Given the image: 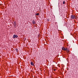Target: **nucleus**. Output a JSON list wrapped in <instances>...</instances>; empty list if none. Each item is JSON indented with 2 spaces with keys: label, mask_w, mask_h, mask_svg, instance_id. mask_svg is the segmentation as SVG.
<instances>
[{
  "label": "nucleus",
  "mask_w": 78,
  "mask_h": 78,
  "mask_svg": "<svg viewBox=\"0 0 78 78\" xmlns=\"http://www.w3.org/2000/svg\"><path fill=\"white\" fill-rule=\"evenodd\" d=\"M71 19H76V18L75 17V15H71Z\"/></svg>",
  "instance_id": "nucleus-1"
},
{
  "label": "nucleus",
  "mask_w": 78,
  "mask_h": 78,
  "mask_svg": "<svg viewBox=\"0 0 78 78\" xmlns=\"http://www.w3.org/2000/svg\"><path fill=\"white\" fill-rule=\"evenodd\" d=\"M13 36V38H17L18 37V36L16 35H14Z\"/></svg>",
  "instance_id": "nucleus-2"
},
{
  "label": "nucleus",
  "mask_w": 78,
  "mask_h": 78,
  "mask_svg": "<svg viewBox=\"0 0 78 78\" xmlns=\"http://www.w3.org/2000/svg\"><path fill=\"white\" fill-rule=\"evenodd\" d=\"M62 50H66V48L64 47H63L62 48Z\"/></svg>",
  "instance_id": "nucleus-3"
},
{
  "label": "nucleus",
  "mask_w": 78,
  "mask_h": 78,
  "mask_svg": "<svg viewBox=\"0 0 78 78\" xmlns=\"http://www.w3.org/2000/svg\"><path fill=\"white\" fill-rule=\"evenodd\" d=\"M31 65L32 66H34V63L33 62H31L30 63Z\"/></svg>",
  "instance_id": "nucleus-4"
},
{
  "label": "nucleus",
  "mask_w": 78,
  "mask_h": 78,
  "mask_svg": "<svg viewBox=\"0 0 78 78\" xmlns=\"http://www.w3.org/2000/svg\"><path fill=\"white\" fill-rule=\"evenodd\" d=\"M35 15V16H39V13H36Z\"/></svg>",
  "instance_id": "nucleus-5"
},
{
  "label": "nucleus",
  "mask_w": 78,
  "mask_h": 78,
  "mask_svg": "<svg viewBox=\"0 0 78 78\" xmlns=\"http://www.w3.org/2000/svg\"><path fill=\"white\" fill-rule=\"evenodd\" d=\"M33 24H35V23H36V22H35V21H33Z\"/></svg>",
  "instance_id": "nucleus-6"
},
{
  "label": "nucleus",
  "mask_w": 78,
  "mask_h": 78,
  "mask_svg": "<svg viewBox=\"0 0 78 78\" xmlns=\"http://www.w3.org/2000/svg\"><path fill=\"white\" fill-rule=\"evenodd\" d=\"M16 51H17V52H18V49H16Z\"/></svg>",
  "instance_id": "nucleus-7"
},
{
  "label": "nucleus",
  "mask_w": 78,
  "mask_h": 78,
  "mask_svg": "<svg viewBox=\"0 0 78 78\" xmlns=\"http://www.w3.org/2000/svg\"><path fill=\"white\" fill-rule=\"evenodd\" d=\"M65 3H66V2H65V1H63V4H64Z\"/></svg>",
  "instance_id": "nucleus-8"
},
{
  "label": "nucleus",
  "mask_w": 78,
  "mask_h": 78,
  "mask_svg": "<svg viewBox=\"0 0 78 78\" xmlns=\"http://www.w3.org/2000/svg\"><path fill=\"white\" fill-rule=\"evenodd\" d=\"M14 24L15 25H16V22H14Z\"/></svg>",
  "instance_id": "nucleus-9"
},
{
  "label": "nucleus",
  "mask_w": 78,
  "mask_h": 78,
  "mask_svg": "<svg viewBox=\"0 0 78 78\" xmlns=\"http://www.w3.org/2000/svg\"><path fill=\"white\" fill-rule=\"evenodd\" d=\"M54 71H55V70H56V69H54Z\"/></svg>",
  "instance_id": "nucleus-10"
}]
</instances>
